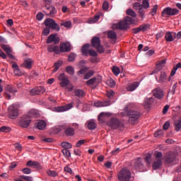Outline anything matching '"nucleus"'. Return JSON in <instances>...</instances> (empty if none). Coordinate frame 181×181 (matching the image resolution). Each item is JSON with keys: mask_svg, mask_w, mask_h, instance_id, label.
I'll return each mask as SVG.
<instances>
[{"mask_svg": "<svg viewBox=\"0 0 181 181\" xmlns=\"http://www.w3.org/2000/svg\"><path fill=\"white\" fill-rule=\"evenodd\" d=\"M132 104L129 103L127 107H124V111L121 113L122 117H129V122L132 124H136L138 122V119L141 117V113L136 111H131V108H132Z\"/></svg>", "mask_w": 181, "mask_h": 181, "instance_id": "nucleus-1", "label": "nucleus"}, {"mask_svg": "<svg viewBox=\"0 0 181 181\" xmlns=\"http://www.w3.org/2000/svg\"><path fill=\"white\" fill-rule=\"evenodd\" d=\"M37 117H39V112L35 109L31 110L21 117L20 126L22 128H28L32 122V118H37Z\"/></svg>", "mask_w": 181, "mask_h": 181, "instance_id": "nucleus-2", "label": "nucleus"}, {"mask_svg": "<svg viewBox=\"0 0 181 181\" xmlns=\"http://www.w3.org/2000/svg\"><path fill=\"white\" fill-rule=\"evenodd\" d=\"M134 23H135V20L134 18L126 17L124 21H120L119 23H114L112 25V29H114V30L117 29H127L129 25H134Z\"/></svg>", "mask_w": 181, "mask_h": 181, "instance_id": "nucleus-3", "label": "nucleus"}, {"mask_svg": "<svg viewBox=\"0 0 181 181\" xmlns=\"http://www.w3.org/2000/svg\"><path fill=\"white\" fill-rule=\"evenodd\" d=\"M58 80L60 81L59 85L61 87H66L68 91H73L74 86L70 83V80H69V78L64 74H60L58 76Z\"/></svg>", "mask_w": 181, "mask_h": 181, "instance_id": "nucleus-4", "label": "nucleus"}, {"mask_svg": "<svg viewBox=\"0 0 181 181\" xmlns=\"http://www.w3.org/2000/svg\"><path fill=\"white\" fill-rule=\"evenodd\" d=\"M117 177L120 181H129L131 179V171L127 168H123L118 173Z\"/></svg>", "mask_w": 181, "mask_h": 181, "instance_id": "nucleus-5", "label": "nucleus"}, {"mask_svg": "<svg viewBox=\"0 0 181 181\" xmlns=\"http://www.w3.org/2000/svg\"><path fill=\"white\" fill-rule=\"evenodd\" d=\"M107 125L111 127L113 129H124V123H122L117 118H112L110 122H107Z\"/></svg>", "mask_w": 181, "mask_h": 181, "instance_id": "nucleus-6", "label": "nucleus"}, {"mask_svg": "<svg viewBox=\"0 0 181 181\" xmlns=\"http://www.w3.org/2000/svg\"><path fill=\"white\" fill-rule=\"evenodd\" d=\"M44 2L45 4L46 15H48L49 16H54L57 11L56 8L50 6V4H52V0H44Z\"/></svg>", "mask_w": 181, "mask_h": 181, "instance_id": "nucleus-7", "label": "nucleus"}, {"mask_svg": "<svg viewBox=\"0 0 181 181\" xmlns=\"http://www.w3.org/2000/svg\"><path fill=\"white\" fill-rule=\"evenodd\" d=\"M9 118L11 119H15L18 115H19V110L18 105H11L8 109Z\"/></svg>", "mask_w": 181, "mask_h": 181, "instance_id": "nucleus-8", "label": "nucleus"}, {"mask_svg": "<svg viewBox=\"0 0 181 181\" xmlns=\"http://www.w3.org/2000/svg\"><path fill=\"white\" fill-rule=\"evenodd\" d=\"M91 45L98 50L99 53H104V47L101 46L100 37H94L91 40Z\"/></svg>", "mask_w": 181, "mask_h": 181, "instance_id": "nucleus-9", "label": "nucleus"}, {"mask_svg": "<svg viewBox=\"0 0 181 181\" xmlns=\"http://www.w3.org/2000/svg\"><path fill=\"white\" fill-rule=\"evenodd\" d=\"M45 26L47 28H50L51 29H53V30H57L59 32L60 30V26L56 23L54 20L52 18H47L44 22Z\"/></svg>", "mask_w": 181, "mask_h": 181, "instance_id": "nucleus-10", "label": "nucleus"}, {"mask_svg": "<svg viewBox=\"0 0 181 181\" xmlns=\"http://www.w3.org/2000/svg\"><path fill=\"white\" fill-rule=\"evenodd\" d=\"M179 13V10L177 8H172L170 7H167L163 9L162 12V16H174Z\"/></svg>", "mask_w": 181, "mask_h": 181, "instance_id": "nucleus-11", "label": "nucleus"}, {"mask_svg": "<svg viewBox=\"0 0 181 181\" xmlns=\"http://www.w3.org/2000/svg\"><path fill=\"white\" fill-rule=\"evenodd\" d=\"M162 165V153L156 152V160L153 163V169L156 170V169H159Z\"/></svg>", "mask_w": 181, "mask_h": 181, "instance_id": "nucleus-12", "label": "nucleus"}, {"mask_svg": "<svg viewBox=\"0 0 181 181\" xmlns=\"http://www.w3.org/2000/svg\"><path fill=\"white\" fill-rule=\"evenodd\" d=\"M170 81V76L168 77L166 72H160V76L158 79V83H161L162 84H165Z\"/></svg>", "mask_w": 181, "mask_h": 181, "instance_id": "nucleus-13", "label": "nucleus"}, {"mask_svg": "<svg viewBox=\"0 0 181 181\" xmlns=\"http://www.w3.org/2000/svg\"><path fill=\"white\" fill-rule=\"evenodd\" d=\"M74 103L67 104L64 106H59L55 107V111L57 112H64V111H69V110H71L73 108Z\"/></svg>", "mask_w": 181, "mask_h": 181, "instance_id": "nucleus-14", "label": "nucleus"}, {"mask_svg": "<svg viewBox=\"0 0 181 181\" xmlns=\"http://www.w3.org/2000/svg\"><path fill=\"white\" fill-rule=\"evenodd\" d=\"M134 168L137 172H144V164L142 163L141 158H137L134 160Z\"/></svg>", "mask_w": 181, "mask_h": 181, "instance_id": "nucleus-15", "label": "nucleus"}, {"mask_svg": "<svg viewBox=\"0 0 181 181\" xmlns=\"http://www.w3.org/2000/svg\"><path fill=\"white\" fill-rule=\"evenodd\" d=\"M9 93H12V94H15V93H16V89L15 88V87L11 86V85H8L6 87V97L8 100H11V95H9Z\"/></svg>", "mask_w": 181, "mask_h": 181, "instance_id": "nucleus-16", "label": "nucleus"}, {"mask_svg": "<svg viewBox=\"0 0 181 181\" xmlns=\"http://www.w3.org/2000/svg\"><path fill=\"white\" fill-rule=\"evenodd\" d=\"M153 103H155V98H153V97L146 98L143 103V105H144V108H146V109L151 108V107L152 104H153Z\"/></svg>", "mask_w": 181, "mask_h": 181, "instance_id": "nucleus-17", "label": "nucleus"}, {"mask_svg": "<svg viewBox=\"0 0 181 181\" xmlns=\"http://www.w3.org/2000/svg\"><path fill=\"white\" fill-rule=\"evenodd\" d=\"M153 95L156 98H158V100H162L163 98V90L160 88H155L153 90Z\"/></svg>", "mask_w": 181, "mask_h": 181, "instance_id": "nucleus-18", "label": "nucleus"}, {"mask_svg": "<svg viewBox=\"0 0 181 181\" xmlns=\"http://www.w3.org/2000/svg\"><path fill=\"white\" fill-rule=\"evenodd\" d=\"M61 52L63 53L66 52H70L71 50V44L70 42H62L60 45Z\"/></svg>", "mask_w": 181, "mask_h": 181, "instance_id": "nucleus-19", "label": "nucleus"}, {"mask_svg": "<svg viewBox=\"0 0 181 181\" xmlns=\"http://www.w3.org/2000/svg\"><path fill=\"white\" fill-rule=\"evenodd\" d=\"M53 42L54 45H57V43L60 42V39L57 37V35H56L55 34H51L47 40V43L48 45L50 43H53Z\"/></svg>", "mask_w": 181, "mask_h": 181, "instance_id": "nucleus-20", "label": "nucleus"}, {"mask_svg": "<svg viewBox=\"0 0 181 181\" xmlns=\"http://www.w3.org/2000/svg\"><path fill=\"white\" fill-rule=\"evenodd\" d=\"M112 114L108 112H101L98 116V121L100 124H103L107 121L108 117H111Z\"/></svg>", "mask_w": 181, "mask_h": 181, "instance_id": "nucleus-21", "label": "nucleus"}, {"mask_svg": "<svg viewBox=\"0 0 181 181\" xmlns=\"http://www.w3.org/2000/svg\"><path fill=\"white\" fill-rule=\"evenodd\" d=\"M166 64V60L165 59H163L161 60L157 65H156V68L155 69V70L151 74H155L156 73H158L160 70H162V69H163V67H165V64Z\"/></svg>", "mask_w": 181, "mask_h": 181, "instance_id": "nucleus-22", "label": "nucleus"}, {"mask_svg": "<svg viewBox=\"0 0 181 181\" xmlns=\"http://www.w3.org/2000/svg\"><path fill=\"white\" fill-rule=\"evenodd\" d=\"M1 48L3 49V50H4V52L7 53V54H8L10 59L15 60V57H13V55H12V54H11L12 53V49H11V47L6 45H1Z\"/></svg>", "mask_w": 181, "mask_h": 181, "instance_id": "nucleus-23", "label": "nucleus"}, {"mask_svg": "<svg viewBox=\"0 0 181 181\" xmlns=\"http://www.w3.org/2000/svg\"><path fill=\"white\" fill-rule=\"evenodd\" d=\"M12 69H13V73L15 76H23V73L21 71V69H19V66H18V64L16 62H13L12 64Z\"/></svg>", "mask_w": 181, "mask_h": 181, "instance_id": "nucleus-24", "label": "nucleus"}, {"mask_svg": "<svg viewBox=\"0 0 181 181\" xmlns=\"http://www.w3.org/2000/svg\"><path fill=\"white\" fill-rule=\"evenodd\" d=\"M47 125V123H46L45 120H39L36 123V127L37 128V129H40V131H43L44 129H45Z\"/></svg>", "mask_w": 181, "mask_h": 181, "instance_id": "nucleus-25", "label": "nucleus"}, {"mask_svg": "<svg viewBox=\"0 0 181 181\" xmlns=\"http://www.w3.org/2000/svg\"><path fill=\"white\" fill-rule=\"evenodd\" d=\"M33 64V61L30 59H25L24 62L22 64V67H25V69H32V65Z\"/></svg>", "mask_w": 181, "mask_h": 181, "instance_id": "nucleus-26", "label": "nucleus"}, {"mask_svg": "<svg viewBox=\"0 0 181 181\" xmlns=\"http://www.w3.org/2000/svg\"><path fill=\"white\" fill-rule=\"evenodd\" d=\"M108 105H111V101H110V100H107L105 102L96 101L94 103V106L97 107H108Z\"/></svg>", "mask_w": 181, "mask_h": 181, "instance_id": "nucleus-27", "label": "nucleus"}, {"mask_svg": "<svg viewBox=\"0 0 181 181\" xmlns=\"http://www.w3.org/2000/svg\"><path fill=\"white\" fill-rule=\"evenodd\" d=\"M175 159H176V156L173 152L169 153L168 155L165 156V162H167V163L175 162Z\"/></svg>", "mask_w": 181, "mask_h": 181, "instance_id": "nucleus-28", "label": "nucleus"}, {"mask_svg": "<svg viewBox=\"0 0 181 181\" xmlns=\"http://www.w3.org/2000/svg\"><path fill=\"white\" fill-rule=\"evenodd\" d=\"M101 79L97 78H93L86 82L87 86H98Z\"/></svg>", "mask_w": 181, "mask_h": 181, "instance_id": "nucleus-29", "label": "nucleus"}, {"mask_svg": "<svg viewBox=\"0 0 181 181\" xmlns=\"http://www.w3.org/2000/svg\"><path fill=\"white\" fill-rule=\"evenodd\" d=\"M87 127L90 131H93V129H95L97 128V123H95V120L90 119L87 122Z\"/></svg>", "mask_w": 181, "mask_h": 181, "instance_id": "nucleus-30", "label": "nucleus"}, {"mask_svg": "<svg viewBox=\"0 0 181 181\" xmlns=\"http://www.w3.org/2000/svg\"><path fill=\"white\" fill-rule=\"evenodd\" d=\"M138 87H139V83L134 82V83H132L131 85H129L127 88V91H135V90H136V88H138Z\"/></svg>", "mask_w": 181, "mask_h": 181, "instance_id": "nucleus-31", "label": "nucleus"}, {"mask_svg": "<svg viewBox=\"0 0 181 181\" xmlns=\"http://www.w3.org/2000/svg\"><path fill=\"white\" fill-rule=\"evenodd\" d=\"M174 127H175V131H177V132H179V131H180V129H181V117L174 122Z\"/></svg>", "mask_w": 181, "mask_h": 181, "instance_id": "nucleus-32", "label": "nucleus"}, {"mask_svg": "<svg viewBox=\"0 0 181 181\" xmlns=\"http://www.w3.org/2000/svg\"><path fill=\"white\" fill-rule=\"evenodd\" d=\"M90 44H86L83 47H82V54L83 56H87L88 54V52H90Z\"/></svg>", "mask_w": 181, "mask_h": 181, "instance_id": "nucleus-33", "label": "nucleus"}, {"mask_svg": "<svg viewBox=\"0 0 181 181\" xmlns=\"http://www.w3.org/2000/svg\"><path fill=\"white\" fill-rule=\"evenodd\" d=\"M65 135H66V136H73L74 135V129L71 127L65 129Z\"/></svg>", "mask_w": 181, "mask_h": 181, "instance_id": "nucleus-34", "label": "nucleus"}, {"mask_svg": "<svg viewBox=\"0 0 181 181\" xmlns=\"http://www.w3.org/2000/svg\"><path fill=\"white\" fill-rule=\"evenodd\" d=\"M165 40L167 42H173L175 40V38L173 37V35L171 32H168L165 34Z\"/></svg>", "mask_w": 181, "mask_h": 181, "instance_id": "nucleus-35", "label": "nucleus"}, {"mask_svg": "<svg viewBox=\"0 0 181 181\" xmlns=\"http://www.w3.org/2000/svg\"><path fill=\"white\" fill-rule=\"evenodd\" d=\"M26 165L30 167L35 166L36 168H40V164L37 161L29 160Z\"/></svg>", "mask_w": 181, "mask_h": 181, "instance_id": "nucleus-36", "label": "nucleus"}, {"mask_svg": "<svg viewBox=\"0 0 181 181\" xmlns=\"http://www.w3.org/2000/svg\"><path fill=\"white\" fill-rule=\"evenodd\" d=\"M100 20V15H96L93 18H89L88 23H95L96 22H98Z\"/></svg>", "mask_w": 181, "mask_h": 181, "instance_id": "nucleus-37", "label": "nucleus"}, {"mask_svg": "<svg viewBox=\"0 0 181 181\" xmlns=\"http://www.w3.org/2000/svg\"><path fill=\"white\" fill-rule=\"evenodd\" d=\"M74 94L76 97H84V90H81V89H77L75 90Z\"/></svg>", "mask_w": 181, "mask_h": 181, "instance_id": "nucleus-38", "label": "nucleus"}, {"mask_svg": "<svg viewBox=\"0 0 181 181\" xmlns=\"http://www.w3.org/2000/svg\"><path fill=\"white\" fill-rule=\"evenodd\" d=\"M61 145L62 148H64V149H71L73 148V145L67 141L62 142Z\"/></svg>", "mask_w": 181, "mask_h": 181, "instance_id": "nucleus-39", "label": "nucleus"}, {"mask_svg": "<svg viewBox=\"0 0 181 181\" xmlns=\"http://www.w3.org/2000/svg\"><path fill=\"white\" fill-rule=\"evenodd\" d=\"M63 64L62 61H58L54 64V69H53V73H56L60 69V66Z\"/></svg>", "mask_w": 181, "mask_h": 181, "instance_id": "nucleus-40", "label": "nucleus"}, {"mask_svg": "<svg viewBox=\"0 0 181 181\" xmlns=\"http://www.w3.org/2000/svg\"><path fill=\"white\" fill-rule=\"evenodd\" d=\"M107 37L109 39H112L113 40H115L117 39V33L114 31H109L107 33Z\"/></svg>", "mask_w": 181, "mask_h": 181, "instance_id": "nucleus-41", "label": "nucleus"}, {"mask_svg": "<svg viewBox=\"0 0 181 181\" xmlns=\"http://www.w3.org/2000/svg\"><path fill=\"white\" fill-rule=\"evenodd\" d=\"M47 174L48 175V176H50L51 177H56V176L59 175V173H57V172H56L55 170H47Z\"/></svg>", "mask_w": 181, "mask_h": 181, "instance_id": "nucleus-42", "label": "nucleus"}, {"mask_svg": "<svg viewBox=\"0 0 181 181\" xmlns=\"http://www.w3.org/2000/svg\"><path fill=\"white\" fill-rule=\"evenodd\" d=\"M66 71L68 73V74H71V76H73L74 74V67L69 66L66 68Z\"/></svg>", "mask_w": 181, "mask_h": 181, "instance_id": "nucleus-43", "label": "nucleus"}, {"mask_svg": "<svg viewBox=\"0 0 181 181\" xmlns=\"http://www.w3.org/2000/svg\"><path fill=\"white\" fill-rule=\"evenodd\" d=\"M145 161L148 164L151 165L152 163V154L148 153L145 157Z\"/></svg>", "mask_w": 181, "mask_h": 181, "instance_id": "nucleus-44", "label": "nucleus"}, {"mask_svg": "<svg viewBox=\"0 0 181 181\" xmlns=\"http://www.w3.org/2000/svg\"><path fill=\"white\" fill-rule=\"evenodd\" d=\"M94 76V71H89L88 73H86L84 76V80H88L90 77H93Z\"/></svg>", "mask_w": 181, "mask_h": 181, "instance_id": "nucleus-45", "label": "nucleus"}, {"mask_svg": "<svg viewBox=\"0 0 181 181\" xmlns=\"http://www.w3.org/2000/svg\"><path fill=\"white\" fill-rule=\"evenodd\" d=\"M88 71V67L85 66L83 68H81L79 71H78V76H81V74H85V73H87Z\"/></svg>", "mask_w": 181, "mask_h": 181, "instance_id": "nucleus-46", "label": "nucleus"}, {"mask_svg": "<svg viewBox=\"0 0 181 181\" xmlns=\"http://www.w3.org/2000/svg\"><path fill=\"white\" fill-rule=\"evenodd\" d=\"M127 15H129V16H132V18H135L136 16V13H135V11H134V10L129 8L127 11Z\"/></svg>", "mask_w": 181, "mask_h": 181, "instance_id": "nucleus-47", "label": "nucleus"}, {"mask_svg": "<svg viewBox=\"0 0 181 181\" xmlns=\"http://www.w3.org/2000/svg\"><path fill=\"white\" fill-rule=\"evenodd\" d=\"M62 153L66 158H70V151H69L67 148H64L62 150Z\"/></svg>", "mask_w": 181, "mask_h": 181, "instance_id": "nucleus-48", "label": "nucleus"}, {"mask_svg": "<svg viewBox=\"0 0 181 181\" xmlns=\"http://www.w3.org/2000/svg\"><path fill=\"white\" fill-rule=\"evenodd\" d=\"M106 83L109 87H115V81L113 79H108Z\"/></svg>", "mask_w": 181, "mask_h": 181, "instance_id": "nucleus-49", "label": "nucleus"}, {"mask_svg": "<svg viewBox=\"0 0 181 181\" xmlns=\"http://www.w3.org/2000/svg\"><path fill=\"white\" fill-rule=\"evenodd\" d=\"M140 28L141 29V32H146V30H148V29H149L150 25L148 24H144L140 25Z\"/></svg>", "mask_w": 181, "mask_h": 181, "instance_id": "nucleus-50", "label": "nucleus"}, {"mask_svg": "<svg viewBox=\"0 0 181 181\" xmlns=\"http://www.w3.org/2000/svg\"><path fill=\"white\" fill-rule=\"evenodd\" d=\"M0 132H11V127L4 126L0 128Z\"/></svg>", "mask_w": 181, "mask_h": 181, "instance_id": "nucleus-51", "label": "nucleus"}, {"mask_svg": "<svg viewBox=\"0 0 181 181\" xmlns=\"http://www.w3.org/2000/svg\"><path fill=\"white\" fill-rule=\"evenodd\" d=\"M112 70L115 76H118V74H119V68H118L117 66H113Z\"/></svg>", "mask_w": 181, "mask_h": 181, "instance_id": "nucleus-52", "label": "nucleus"}, {"mask_svg": "<svg viewBox=\"0 0 181 181\" xmlns=\"http://www.w3.org/2000/svg\"><path fill=\"white\" fill-rule=\"evenodd\" d=\"M144 9H148L149 8V0H143L142 6Z\"/></svg>", "mask_w": 181, "mask_h": 181, "instance_id": "nucleus-53", "label": "nucleus"}, {"mask_svg": "<svg viewBox=\"0 0 181 181\" xmlns=\"http://www.w3.org/2000/svg\"><path fill=\"white\" fill-rule=\"evenodd\" d=\"M163 135V130H159L154 134L156 138H160Z\"/></svg>", "mask_w": 181, "mask_h": 181, "instance_id": "nucleus-54", "label": "nucleus"}, {"mask_svg": "<svg viewBox=\"0 0 181 181\" xmlns=\"http://www.w3.org/2000/svg\"><path fill=\"white\" fill-rule=\"evenodd\" d=\"M158 11V5H156L154 6V7L151 9V15L152 16H155V15H156V12Z\"/></svg>", "mask_w": 181, "mask_h": 181, "instance_id": "nucleus-55", "label": "nucleus"}, {"mask_svg": "<svg viewBox=\"0 0 181 181\" xmlns=\"http://www.w3.org/2000/svg\"><path fill=\"white\" fill-rule=\"evenodd\" d=\"M37 90L38 92V94H43V93H45V91H46V89L43 86L37 87Z\"/></svg>", "mask_w": 181, "mask_h": 181, "instance_id": "nucleus-56", "label": "nucleus"}, {"mask_svg": "<svg viewBox=\"0 0 181 181\" xmlns=\"http://www.w3.org/2000/svg\"><path fill=\"white\" fill-rule=\"evenodd\" d=\"M139 16H141V19H144L145 18V11H144V9L139 8Z\"/></svg>", "mask_w": 181, "mask_h": 181, "instance_id": "nucleus-57", "label": "nucleus"}, {"mask_svg": "<svg viewBox=\"0 0 181 181\" xmlns=\"http://www.w3.org/2000/svg\"><path fill=\"white\" fill-rule=\"evenodd\" d=\"M61 26H64V28H70L71 26V21H66L61 23Z\"/></svg>", "mask_w": 181, "mask_h": 181, "instance_id": "nucleus-58", "label": "nucleus"}, {"mask_svg": "<svg viewBox=\"0 0 181 181\" xmlns=\"http://www.w3.org/2000/svg\"><path fill=\"white\" fill-rule=\"evenodd\" d=\"M21 178L23 179L24 180H27V181H32V180H33V177H32L30 176H26V175H21Z\"/></svg>", "mask_w": 181, "mask_h": 181, "instance_id": "nucleus-59", "label": "nucleus"}, {"mask_svg": "<svg viewBox=\"0 0 181 181\" xmlns=\"http://www.w3.org/2000/svg\"><path fill=\"white\" fill-rule=\"evenodd\" d=\"M30 93L31 95H39V93L37 92V88H35L32 89L30 91Z\"/></svg>", "mask_w": 181, "mask_h": 181, "instance_id": "nucleus-60", "label": "nucleus"}, {"mask_svg": "<svg viewBox=\"0 0 181 181\" xmlns=\"http://www.w3.org/2000/svg\"><path fill=\"white\" fill-rule=\"evenodd\" d=\"M75 59H76V55L74 53H71V54H69L68 57L69 62H74Z\"/></svg>", "mask_w": 181, "mask_h": 181, "instance_id": "nucleus-61", "label": "nucleus"}, {"mask_svg": "<svg viewBox=\"0 0 181 181\" xmlns=\"http://www.w3.org/2000/svg\"><path fill=\"white\" fill-rule=\"evenodd\" d=\"M108 8H110V5L108 4V1H104L103 4V11H108Z\"/></svg>", "mask_w": 181, "mask_h": 181, "instance_id": "nucleus-62", "label": "nucleus"}, {"mask_svg": "<svg viewBox=\"0 0 181 181\" xmlns=\"http://www.w3.org/2000/svg\"><path fill=\"white\" fill-rule=\"evenodd\" d=\"M53 52H54V53H56V54H60V52H62V49L60 47H59V46H55L54 47Z\"/></svg>", "mask_w": 181, "mask_h": 181, "instance_id": "nucleus-63", "label": "nucleus"}, {"mask_svg": "<svg viewBox=\"0 0 181 181\" xmlns=\"http://www.w3.org/2000/svg\"><path fill=\"white\" fill-rule=\"evenodd\" d=\"M142 8V5L140 4V3H135L134 4V8L136 9L137 11H139V9H141Z\"/></svg>", "mask_w": 181, "mask_h": 181, "instance_id": "nucleus-64", "label": "nucleus"}]
</instances>
